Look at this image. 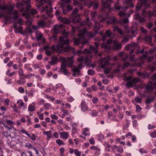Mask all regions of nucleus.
<instances>
[{"instance_id": "1", "label": "nucleus", "mask_w": 156, "mask_h": 156, "mask_svg": "<svg viewBox=\"0 0 156 156\" xmlns=\"http://www.w3.org/2000/svg\"><path fill=\"white\" fill-rule=\"evenodd\" d=\"M112 1V0H107L105 2L102 1L103 6L101 9V12L102 14L99 16L98 21L99 23H98L97 21L95 22V24L94 27V31L89 32L85 28L80 30L79 38L74 39L75 45L79 46L80 47L83 48L84 45L87 42L85 39L86 36L90 38L94 37L98 33L99 29L103 27L102 25L101 24L103 22L106 23L108 24H111L112 25L113 27L114 26V28L113 29L114 31L117 32L121 35V37L123 39L122 41V43H125L129 41V37L132 38L136 36V34H137L136 28L134 26L131 27L129 29L128 28V26L126 24L129 21L127 18H125L123 20V22L124 23L123 26L127 34L126 36L121 29L116 25L118 23V21L114 16H110L109 14V12H111L110 6Z\"/></svg>"}, {"instance_id": "2", "label": "nucleus", "mask_w": 156, "mask_h": 156, "mask_svg": "<svg viewBox=\"0 0 156 156\" xmlns=\"http://www.w3.org/2000/svg\"><path fill=\"white\" fill-rule=\"evenodd\" d=\"M63 27V25L62 24L55 25L51 30L52 36L50 37V39L51 41L56 42L57 40V36L61 31L63 36L60 37L59 44L53 46L52 48L54 50L59 51L60 53H64L72 51V48L68 45L69 40L67 36L69 33L66 32Z\"/></svg>"}, {"instance_id": "3", "label": "nucleus", "mask_w": 156, "mask_h": 156, "mask_svg": "<svg viewBox=\"0 0 156 156\" xmlns=\"http://www.w3.org/2000/svg\"><path fill=\"white\" fill-rule=\"evenodd\" d=\"M138 47V44L137 42H132L126 46V48L127 50L129 51V55H124L122 52H120L118 54L119 57V59H122V61L123 62L126 61L128 58L131 61H135L136 59L135 58V55H137L139 53L142 54L144 52L143 49L138 50L136 52L134 51V50Z\"/></svg>"}, {"instance_id": "4", "label": "nucleus", "mask_w": 156, "mask_h": 156, "mask_svg": "<svg viewBox=\"0 0 156 156\" xmlns=\"http://www.w3.org/2000/svg\"><path fill=\"white\" fill-rule=\"evenodd\" d=\"M30 0H20L17 3L16 5L19 11L20 12H23L22 15L27 19L30 18L31 15L37 13L36 9H30Z\"/></svg>"}, {"instance_id": "5", "label": "nucleus", "mask_w": 156, "mask_h": 156, "mask_svg": "<svg viewBox=\"0 0 156 156\" xmlns=\"http://www.w3.org/2000/svg\"><path fill=\"white\" fill-rule=\"evenodd\" d=\"M11 15H13L14 22L13 25L15 29V31H16V30L17 31L18 30L19 32H21L23 31L22 27L20 26L18 27L17 24H18L20 25L23 24L22 19L19 17V14L17 11H14Z\"/></svg>"}, {"instance_id": "6", "label": "nucleus", "mask_w": 156, "mask_h": 156, "mask_svg": "<svg viewBox=\"0 0 156 156\" xmlns=\"http://www.w3.org/2000/svg\"><path fill=\"white\" fill-rule=\"evenodd\" d=\"M37 2H39L40 5H42L44 3L48 2V4L49 7L46 5L45 7H43L41 11L42 12H45L47 15V16L50 17H52L53 16L52 15L51 13L53 11V9L51 7V2H49V0H36Z\"/></svg>"}, {"instance_id": "7", "label": "nucleus", "mask_w": 156, "mask_h": 156, "mask_svg": "<svg viewBox=\"0 0 156 156\" xmlns=\"http://www.w3.org/2000/svg\"><path fill=\"white\" fill-rule=\"evenodd\" d=\"M94 45H91L90 46L89 50L85 49L83 51L79 50L78 51V53L80 54L83 53L85 54H87L93 53L95 55H97L98 51L99 44L98 43L94 42Z\"/></svg>"}, {"instance_id": "8", "label": "nucleus", "mask_w": 156, "mask_h": 156, "mask_svg": "<svg viewBox=\"0 0 156 156\" xmlns=\"http://www.w3.org/2000/svg\"><path fill=\"white\" fill-rule=\"evenodd\" d=\"M151 80L153 81L151 82L150 84L145 86L146 90L149 93L152 92L154 88L156 89V74L153 75Z\"/></svg>"}, {"instance_id": "9", "label": "nucleus", "mask_w": 156, "mask_h": 156, "mask_svg": "<svg viewBox=\"0 0 156 156\" xmlns=\"http://www.w3.org/2000/svg\"><path fill=\"white\" fill-rule=\"evenodd\" d=\"M149 7V5L147 4V0H140L136 7V10L137 11L143 10L144 9L147 8Z\"/></svg>"}, {"instance_id": "10", "label": "nucleus", "mask_w": 156, "mask_h": 156, "mask_svg": "<svg viewBox=\"0 0 156 156\" xmlns=\"http://www.w3.org/2000/svg\"><path fill=\"white\" fill-rule=\"evenodd\" d=\"M68 65V63L66 62H63L62 63V65L60 68L61 71L66 75L70 74L68 70L66 69V67Z\"/></svg>"}, {"instance_id": "11", "label": "nucleus", "mask_w": 156, "mask_h": 156, "mask_svg": "<svg viewBox=\"0 0 156 156\" xmlns=\"http://www.w3.org/2000/svg\"><path fill=\"white\" fill-rule=\"evenodd\" d=\"M62 6V4H61V7L59 8L58 9L56 10L55 14L56 16L58 17V19L59 20L60 19L59 17H61V14H62V10H63V13L65 14L66 12H65V10L64 9L63 6Z\"/></svg>"}, {"instance_id": "12", "label": "nucleus", "mask_w": 156, "mask_h": 156, "mask_svg": "<svg viewBox=\"0 0 156 156\" xmlns=\"http://www.w3.org/2000/svg\"><path fill=\"white\" fill-rule=\"evenodd\" d=\"M140 82V79L139 78H135L132 79L130 82H128L126 83V85L129 87L133 86V84Z\"/></svg>"}, {"instance_id": "13", "label": "nucleus", "mask_w": 156, "mask_h": 156, "mask_svg": "<svg viewBox=\"0 0 156 156\" xmlns=\"http://www.w3.org/2000/svg\"><path fill=\"white\" fill-rule=\"evenodd\" d=\"M112 34V32L110 29H108L105 32V34H102L101 39L102 41H105L107 37H109L111 36Z\"/></svg>"}, {"instance_id": "14", "label": "nucleus", "mask_w": 156, "mask_h": 156, "mask_svg": "<svg viewBox=\"0 0 156 156\" xmlns=\"http://www.w3.org/2000/svg\"><path fill=\"white\" fill-rule=\"evenodd\" d=\"M113 48L114 50H119L122 47V45L120 43L116 40H114L113 41Z\"/></svg>"}, {"instance_id": "15", "label": "nucleus", "mask_w": 156, "mask_h": 156, "mask_svg": "<svg viewBox=\"0 0 156 156\" xmlns=\"http://www.w3.org/2000/svg\"><path fill=\"white\" fill-rule=\"evenodd\" d=\"M80 69L77 66H74L73 67L72 69V71L73 72V76H76L77 74L78 76L81 75Z\"/></svg>"}, {"instance_id": "16", "label": "nucleus", "mask_w": 156, "mask_h": 156, "mask_svg": "<svg viewBox=\"0 0 156 156\" xmlns=\"http://www.w3.org/2000/svg\"><path fill=\"white\" fill-rule=\"evenodd\" d=\"M81 19L79 15H77L75 16H73V18L72 19V22L74 24H76V23H79L81 22Z\"/></svg>"}, {"instance_id": "17", "label": "nucleus", "mask_w": 156, "mask_h": 156, "mask_svg": "<svg viewBox=\"0 0 156 156\" xmlns=\"http://www.w3.org/2000/svg\"><path fill=\"white\" fill-rule=\"evenodd\" d=\"M77 60L80 63L78 65V67L80 69L82 68L84 66L83 64V56H82L77 58Z\"/></svg>"}, {"instance_id": "18", "label": "nucleus", "mask_w": 156, "mask_h": 156, "mask_svg": "<svg viewBox=\"0 0 156 156\" xmlns=\"http://www.w3.org/2000/svg\"><path fill=\"white\" fill-rule=\"evenodd\" d=\"M80 107L81 110L83 112L87 111L88 110V107L84 101H82L80 104Z\"/></svg>"}, {"instance_id": "19", "label": "nucleus", "mask_w": 156, "mask_h": 156, "mask_svg": "<svg viewBox=\"0 0 156 156\" xmlns=\"http://www.w3.org/2000/svg\"><path fill=\"white\" fill-rule=\"evenodd\" d=\"M154 97H149L148 96L145 100L146 104L147 106L151 102H152L154 100Z\"/></svg>"}, {"instance_id": "20", "label": "nucleus", "mask_w": 156, "mask_h": 156, "mask_svg": "<svg viewBox=\"0 0 156 156\" xmlns=\"http://www.w3.org/2000/svg\"><path fill=\"white\" fill-rule=\"evenodd\" d=\"M60 136L63 139H66L69 136V133L64 132H61L60 134Z\"/></svg>"}, {"instance_id": "21", "label": "nucleus", "mask_w": 156, "mask_h": 156, "mask_svg": "<svg viewBox=\"0 0 156 156\" xmlns=\"http://www.w3.org/2000/svg\"><path fill=\"white\" fill-rule=\"evenodd\" d=\"M85 25H87L89 27L90 26L91 23L89 19H87L85 21H83L80 24V26H85Z\"/></svg>"}, {"instance_id": "22", "label": "nucleus", "mask_w": 156, "mask_h": 156, "mask_svg": "<svg viewBox=\"0 0 156 156\" xmlns=\"http://www.w3.org/2000/svg\"><path fill=\"white\" fill-rule=\"evenodd\" d=\"M66 62L68 63V65L67 66L71 67L73 66L72 64L73 63V61L72 57H67V61H64L63 62Z\"/></svg>"}, {"instance_id": "23", "label": "nucleus", "mask_w": 156, "mask_h": 156, "mask_svg": "<svg viewBox=\"0 0 156 156\" xmlns=\"http://www.w3.org/2000/svg\"><path fill=\"white\" fill-rule=\"evenodd\" d=\"M60 19L59 20L60 21H62V23L65 24H69L70 23V20L67 18L66 17H59Z\"/></svg>"}, {"instance_id": "24", "label": "nucleus", "mask_w": 156, "mask_h": 156, "mask_svg": "<svg viewBox=\"0 0 156 156\" xmlns=\"http://www.w3.org/2000/svg\"><path fill=\"white\" fill-rule=\"evenodd\" d=\"M43 133L44 134L47 135V139L48 140H50L51 138L52 137V136L51 134V131H44L43 132Z\"/></svg>"}, {"instance_id": "25", "label": "nucleus", "mask_w": 156, "mask_h": 156, "mask_svg": "<svg viewBox=\"0 0 156 156\" xmlns=\"http://www.w3.org/2000/svg\"><path fill=\"white\" fill-rule=\"evenodd\" d=\"M35 34L36 37L37 39V40H41L42 39L43 36L41 33L39 31H37L35 32Z\"/></svg>"}, {"instance_id": "26", "label": "nucleus", "mask_w": 156, "mask_h": 156, "mask_svg": "<svg viewBox=\"0 0 156 156\" xmlns=\"http://www.w3.org/2000/svg\"><path fill=\"white\" fill-rule=\"evenodd\" d=\"M138 76H140L142 78L145 79L148 77V74L146 72L142 73L141 72H139L138 73Z\"/></svg>"}, {"instance_id": "27", "label": "nucleus", "mask_w": 156, "mask_h": 156, "mask_svg": "<svg viewBox=\"0 0 156 156\" xmlns=\"http://www.w3.org/2000/svg\"><path fill=\"white\" fill-rule=\"evenodd\" d=\"M147 14L150 18L153 16L156 17V10L153 9L152 12L149 11H148Z\"/></svg>"}, {"instance_id": "28", "label": "nucleus", "mask_w": 156, "mask_h": 156, "mask_svg": "<svg viewBox=\"0 0 156 156\" xmlns=\"http://www.w3.org/2000/svg\"><path fill=\"white\" fill-rule=\"evenodd\" d=\"M52 60L51 61V64L52 65H54L55 64L58 60V58L56 56H53L51 58Z\"/></svg>"}, {"instance_id": "29", "label": "nucleus", "mask_w": 156, "mask_h": 156, "mask_svg": "<svg viewBox=\"0 0 156 156\" xmlns=\"http://www.w3.org/2000/svg\"><path fill=\"white\" fill-rule=\"evenodd\" d=\"M89 111H90L89 113L93 117L96 116L98 114V112L95 110H89Z\"/></svg>"}, {"instance_id": "30", "label": "nucleus", "mask_w": 156, "mask_h": 156, "mask_svg": "<svg viewBox=\"0 0 156 156\" xmlns=\"http://www.w3.org/2000/svg\"><path fill=\"white\" fill-rule=\"evenodd\" d=\"M62 112H63L62 116V118H64L68 114L69 112L67 110L62 109Z\"/></svg>"}, {"instance_id": "31", "label": "nucleus", "mask_w": 156, "mask_h": 156, "mask_svg": "<svg viewBox=\"0 0 156 156\" xmlns=\"http://www.w3.org/2000/svg\"><path fill=\"white\" fill-rule=\"evenodd\" d=\"M18 84L20 85L21 83L24 84L25 82V80L24 78L23 77H21L20 78L19 80L17 81Z\"/></svg>"}, {"instance_id": "32", "label": "nucleus", "mask_w": 156, "mask_h": 156, "mask_svg": "<svg viewBox=\"0 0 156 156\" xmlns=\"http://www.w3.org/2000/svg\"><path fill=\"white\" fill-rule=\"evenodd\" d=\"M44 106L45 109L48 110L51 108V105L49 103H45L44 104Z\"/></svg>"}, {"instance_id": "33", "label": "nucleus", "mask_w": 156, "mask_h": 156, "mask_svg": "<svg viewBox=\"0 0 156 156\" xmlns=\"http://www.w3.org/2000/svg\"><path fill=\"white\" fill-rule=\"evenodd\" d=\"M27 136L33 141L35 140H36L35 136L34 134H32L31 136L29 134H27Z\"/></svg>"}, {"instance_id": "34", "label": "nucleus", "mask_w": 156, "mask_h": 156, "mask_svg": "<svg viewBox=\"0 0 156 156\" xmlns=\"http://www.w3.org/2000/svg\"><path fill=\"white\" fill-rule=\"evenodd\" d=\"M18 73L20 76H24L23 73V70L21 68H20L18 70Z\"/></svg>"}, {"instance_id": "35", "label": "nucleus", "mask_w": 156, "mask_h": 156, "mask_svg": "<svg viewBox=\"0 0 156 156\" xmlns=\"http://www.w3.org/2000/svg\"><path fill=\"white\" fill-rule=\"evenodd\" d=\"M35 107L32 106L31 105H30L28 107V110L30 112H33L35 111Z\"/></svg>"}, {"instance_id": "36", "label": "nucleus", "mask_w": 156, "mask_h": 156, "mask_svg": "<svg viewBox=\"0 0 156 156\" xmlns=\"http://www.w3.org/2000/svg\"><path fill=\"white\" fill-rule=\"evenodd\" d=\"M97 136L98 140L101 141L103 140L104 139V136L101 134H99Z\"/></svg>"}, {"instance_id": "37", "label": "nucleus", "mask_w": 156, "mask_h": 156, "mask_svg": "<svg viewBox=\"0 0 156 156\" xmlns=\"http://www.w3.org/2000/svg\"><path fill=\"white\" fill-rule=\"evenodd\" d=\"M56 142L59 145L65 144L64 143L62 140L59 139H57L56 141Z\"/></svg>"}, {"instance_id": "38", "label": "nucleus", "mask_w": 156, "mask_h": 156, "mask_svg": "<svg viewBox=\"0 0 156 156\" xmlns=\"http://www.w3.org/2000/svg\"><path fill=\"white\" fill-rule=\"evenodd\" d=\"M62 6H65L66 4L71 2V0H62Z\"/></svg>"}, {"instance_id": "39", "label": "nucleus", "mask_w": 156, "mask_h": 156, "mask_svg": "<svg viewBox=\"0 0 156 156\" xmlns=\"http://www.w3.org/2000/svg\"><path fill=\"white\" fill-rule=\"evenodd\" d=\"M135 101L138 103H141L142 102L141 98L138 97H136L135 98Z\"/></svg>"}, {"instance_id": "40", "label": "nucleus", "mask_w": 156, "mask_h": 156, "mask_svg": "<svg viewBox=\"0 0 156 156\" xmlns=\"http://www.w3.org/2000/svg\"><path fill=\"white\" fill-rule=\"evenodd\" d=\"M156 52V48L154 47L149 51V53L152 54ZM155 57L156 58V53L155 54Z\"/></svg>"}, {"instance_id": "41", "label": "nucleus", "mask_w": 156, "mask_h": 156, "mask_svg": "<svg viewBox=\"0 0 156 156\" xmlns=\"http://www.w3.org/2000/svg\"><path fill=\"white\" fill-rule=\"evenodd\" d=\"M136 112H140L141 111L142 109V108L141 107H140V106L139 105H136Z\"/></svg>"}, {"instance_id": "42", "label": "nucleus", "mask_w": 156, "mask_h": 156, "mask_svg": "<svg viewBox=\"0 0 156 156\" xmlns=\"http://www.w3.org/2000/svg\"><path fill=\"white\" fill-rule=\"evenodd\" d=\"M35 75L34 74L29 73L26 75L24 76V77L27 79L30 78L32 76H34Z\"/></svg>"}, {"instance_id": "43", "label": "nucleus", "mask_w": 156, "mask_h": 156, "mask_svg": "<svg viewBox=\"0 0 156 156\" xmlns=\"http://www.w3.org/2000/svg\"><path fill=\"white\" fill-rule=\"evenodd\" d=\"M88 74L90 75H93L94 73V71L93 69H89L87 71Z\"/></svg>"}, {"instance_id": "44", "label": "nucleus", "mask_w": 156, "mask_h": 156, "mask_svg": "<svg viewBox=\"0 0 156 156\" xmlns=\"http://www.w3.org/2000/svg\"><path fill=\"white\" fill-rule=\"evenodd\" d=\"M117 152L121 153H122L123 152V148L120 147H117Z\"/></svg>"}, {"instance_id": "45", "label": "nucleus", "mask_w": 156, "mask_h": 156, "mask_svg": "<svg viewBox=\"0 0 156 156\" xmlns=\"http://www.w3.org/2000/svg\"><path fill=\"white\" fill-rule=\"evenodd\" d=\"M74 152L76 156H80L81 154V152L79 151L77 149L75 150Z\"/></svg>"}, {"instance_id": "46", "label": "nucleus", "mask_w": 156, "mask_h": 156, "mask_svg": "<svg viewBox=\"0 0 156 156\" xmlns=\"http://www.w3.org/2000/svg\"><path fill=\"white\" fill-rule=\"evenodd\" d=\"M66 10H65V12L66 13L67 12H69L72 9V7L69 5H68L66 7Z\"/></svg>"}, {"instance_id": "47", "label": "nucleus", "mask_w": 156, "mask_h": 156, "mask_svg": "<svg viewBox=\"0 0 156 156\" xmlns=\"http://www.w3.org/2000/svg\"><path fill=\"white\" fill-rule=\"evenodd\" d=\"M83 56V60L85 62H86L88 61L89 56L88 55H87Z\"/></svg>"}, {"instance_id": "48", "label": "nucleus", "mask_w": 156, "mask_h": 156, "mask_svg": "<svg viewBox=\"0 0 156 156\" xmlns=\"http://www.w3.org/2000/svg\"><path fill=\"white\" fill-rule=\"evenodd\" d=\"M118 15L120 17L124 16L126 15V14L125 12L122 11H120L118 13Z\"/></svg>"}, {"instance_id": "49", "label": "nucleus", "mask_w": 156, "mask_h": 156, "mask_svg": "<svg viewBox=\"0 0 156 156\" xmlns=\"http://www.w3.org/2000/svg\"><path fill=\"white\" fill-rule=\"evenodd\" d=\"M94 2H90L87 4V6L88 8H90L93 6L94 5Z\"/></svg>"}, {"instance_id": "50", "label": "nucleus", "mask_w": 156, "mask_h": 156, "mask_svg": "<svg viewBox=\"0 0 156 156\" xmlns=\"http://www.w3.org/2000/svg\"><path fill=\"white\" fill-rule=\"evenodd\" d=\"M38 25L41 26L43 27L45 25L44 22L42 20H40L38 22Z\"/></svg>"}, {"instance_id": "51", "label": "nucleus", "mask_w": 156, "mask_h": 156, "mask_svg": "<svg viewBox=\"0 0 156 156\" xmlns=\"http://www.w3.org/2000/svg\"><path fill=\"white\" fill-rule=\"evenodd\" d=\"M111 69L110 68H107L104 70L105 73L108 74L111 71Z\"/></svg>"}, {"instance_id": "52", "label": "nucleus", "mask_w": 156, "mask_h": 156, "mask_svg": "<svg viewBox=\"0 0 156 156\" xmlns=\"http://www.w3.org/2000/svg\"><path fill=\"white\" fill-rule=\"evenodd\" d=\"M108 61H105V63L103 64L101 66V67L103 68H105L106 65H108Z\"/></svg>"}, {"instance_id": "53", "label": "nucleus", "mask_w": 156, "mask_h": 156, "mask_svg": "<svg viewBox=\"0 0 156 156\" xmlns=\"http://www.w3.org/2000/svg\"><path fill=\"white\" fill-rule=\"evenodd\" d=\"M139 21L140 23H143L145 21V19L143 17H140L138 20Z\"/></svg>"}, {"instance_id": "54", "label": "nucleus", "mask_w": 156, "mask_h": 156, "mask_svg": "<svg viewBox=\"0 0 156 156\" xmlns=\"http://www.w3.org/2000/svg\"><path fill=\"white\" fill-rule=\"evenodd\" d=\"M153 25V23L151 22H150L147 23V27L149 28H151Z\"/></svg>"}, {"instance_id": "55", "label": "nucleus", "mask_w": 156, "mask_h": 156, "mask_svg": "<svg viewBox=\"0 0 156 156\" xmlns=\"http://www.w3.org/2000/svg\"><path fill=\"white\" fill-rule=\"evenodd\" d=\"M93 6V9L94 10H97L98 8V5L95 2H94V4Z\"/></svg>"}, {"instance_id": "56", "label": "nucleus", "mask_w": 156, "mask_h": 156, "mask_svg": "<svg viewBox=\"0 0 156 156\" xmlns=\"http://www.w3.org/2000/svg\"><path fill=\"white\" fill-rule=\"evenodd\" d=\"M89 142L91 144L93 145L95 144L94 138L92 137L89 140Z\"/></svg>"}, {"instance_id": "57", "label": "nucleus", "mask_w": 156, "mask_h": 156, "mask_svg": "<svg viewBox=\"0 0 156 156\" xmlns=\"http://www.w3.org/2000/svg\"><path fill=\"white\" fill-rule=\"evenodd\" d=\"M77 9L76 8L72 11V14L73 16H74L77 14Z\"/></svg>"}, {"instance_id": "58", "label": "nucleus", "mask_w": 156, "mask_h": 156, "mask_svg": "<svg viewBox=\"0 0 156 156\" xmlns=\"http://www.w3.org/2000/svg\"><path fill=\"white\" fill-rule=\"evenodd\" d=\"M18 91H19L21 93H23L24 92V89L22 87H20L18 88Z\"/></svg>"}, {"instance_id": "59", "label": "nucleus", "mask_w": 156, "mask_h": 156, "mask_svg": "<svg viewBox=\"0 0 156 156\" xmlns=\"http://www.w3.org/2000/svg\"><path fill=\"white\" fill-rule=\"evenodd\" d=\"M140 30L141 32L143 33H146L147 31L146 29H145L144 27H140Z\"/></svg>"}, {"instance_id": "60", "label": "nucleus", "mask_w": 156, "mask_h": 156, "mask_svg": "<svg viewBox=\"0 0 156 156\" xmlns=\"http://www.w3.org/2000/svg\"><path fill=\"white\" fill-rule=\"evenodd\" d=\"M51 117L52 119L57 120L58 119V117L55 115H51Z\"/></svg>"}, {"instance_id": "61", "label": "nucleus", "mask_w": 156, "mask_h": 156, "mask_svg": "<svg viewBox=\"0 0 156 156\" xmlns=\"http://www.w3.org/2000/svg\"><path fill=\"white\" fill-rule=\"evenodd\" d=\"M133 125V126L136 127L137 125V121L136 120H134L132 121Z\"/></svg>"}, {"instance_id": "62", "label": "nucleus", "mask_w": 156, "mask_h": 156, "mask_svg": "<svg viewBox=\"0 0 156 156\" xmlns=\"http://www.w3.org/2000/svg\"><path fill=\"white\" fill-rule=\"evenodd\" d=\"M153 59L154 57L153 56L151 55L148 58L147 60L148 62H151L153 60Z\"/></svg>"}, {"instance_id": "63", "label": "nucleus", "mask_w": 156, "mask_h": 156, "mask_svg": "<svg viewBox=\"0 0 156 156\" xmlns=\"http://www.w3.org/2000/svg\"><path fill=\"white\" fill-rule=\"evenodd\" d=\"M115 9L118 10H119L121 8V7L119 6L118 3H116L115 5Z\"/></svg>"}, {"instance_id": "64", "label": "nucleus", "mask_w": 156, "mask_h": 156, "mask_svg": "<svg viewBox=\"0 0 156 156\" xmlns=\"http://www.w3.org/2000/svg\"><path fill=\"white\" fill-rule=\"evenodd\" d=\"M151 136L153 138L156 137V131H154L151 133Z\"/></svg>"}]
</instances>
